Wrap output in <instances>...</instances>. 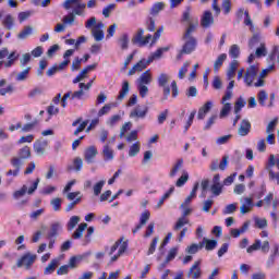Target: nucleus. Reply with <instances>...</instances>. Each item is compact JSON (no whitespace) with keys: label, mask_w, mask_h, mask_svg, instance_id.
Segmentation results:
<instances>
[{"label":"nucleus","mask_w":279,"mask_h":279,"mask_svg":"<svg viewBox=\"0 0 279 279\" xmlns=\"http://www.w3.org/2000/svg\"><path fill=\"white\" fill-rule=\"evenodd\" d=\"M95 156H97V147L90 146L85 149L84 158H85L86 162H88V165H90L93 162V160H95Z\"/></svg>","instance_id":"23"},{"label":"nucleus","mask_w":279,"mask_h":279,"mask_svg":"<svg viewBox=\"0 0 279 279\" xmlns=\"http://www.w3.org/2000/svg\"><path fill=\"white\" fill-rule=\"evenodd\" d=\"M178 252H179L178 247L170 248L166 257V263H171V260L175 259V257L178 256Z\"/></svg>","instance_id":"58"},{"label":"nucleus","mask_w":279,"mask_h":279,"mask_svg":"<svg viewBox=\"0 0 279 279\" xmlns=\"http://www.w3.org/2000/svg\"><path fill=\"white\" fill-rule=\"evenodd\" d=\"M130 93V82L123 81L122 82V87L120 89V93L118 95L119 101H123L125 99V96Z\"/></svg>","instance_id":"29"},{"label":"nucleus","mask_w":279,"mask_h":279,"mask_svg":"<svg viewBox=\"0 0 279 279\" xmlns=\"http://www.w3.org/2000/svg\"><path fill=\"white\" fill-rule=\"evenodd\" d=\"M86 89L84 88H80V90H76V92H71V99H84L85 95H86V92H84Z\"/></svg>","instance_id":"62"},{"label":"nucleus","mask_w":279,"mask_h":279,"mask_svg":"<svg viewBox=\"0 0 279 279\" xmlns=\"http://www.w3.org/2000/svg\"><path fill=\"white\" fill-rule=\"evenodd\" d=\"M241 202V207H240V213L241 215H247V213H252V208H254V199L251 197H243L240 199Z\"/></svg>","instance_id":"12"},{"label":"nucleus","mask_w":279,"mask_h":279,"mask_svg":"<svg viewBox=\"0 0 279 279\" xmlns=\"http://www.w3.org/2000/svg\"><path fill=\"white\" fill-rule=\"evenodd\" d=\"M86 29H92V36L96 40V43H101L105 38L102 22H97V17L92 16L85 22Z\"/></svg>","instance_id":"1"},{"label":"nucleus","mask_w":279,"mask_h":279,"mask_svg":"<svg viewBox=\"0 0 279 279\" xmlns=\"http://www.w3.org/2000/svg\"><path fill=\"white\" fill-rule=\"evenodd\" d=\"M184 167V159H178L171 167L169 171V178L173 180V178H178V173L182 171V168Z\"/></svg>","instance_id":"17"},{"label":"nucleus","mask_w":279,"mask_h":279,"mask_svg":"<svg viewBox=\"0 0 279 279\" xmlns=\"http://www.w3.org/2000/svg\"><path fill=\"white\" fill-rule=\"evenodd\" d=\"M222 105L223 106L220 110L219 118L220 119H226V117H228V114H230V110H232V105L230 102H225Z\"/></svg>","instance_id":"47"},{"label":"nucleus","mask_w":279,"mask_h":279,"mask_svg":"<svg viewBox=\"0 0 279 279\" xmlns=\"http://www.w3.org/2000/svg\"><path fill=\"white\" fill-rule=\"evenodd\" d=\"M215 23V17L210 11H205L201 17L202 27L208 28Z\"/></svg>","instance_id":"19"},{"label":"nucleus","mask_w":279,"mask_h":279,"mask_svg":"<svg viewBox=\"0 0 279 279\" xmlns=\"http://www.w3.org/2000/svg\"><path fill=\"white\" fill-rule=\"evenodd\" d=\"M231 140H232V134L220 136L216 140V144L228 145V143H230Z\"/></svg>","instance_id":"64"},{"label":"nucleus","mask_w":279,"mask_h":279,"mask_svg":"<svg viewBox=\"0 0 279 279\" xmlns=\"http://www.w3.org/2000/svg\"><path fill=\"white\" fill-rule=\"evenodd\" d=\"M214 102L211 100L206 101L199 109L197 113V119L199 121H204L206 119V114L213 110Z\"/></svg>","instance_id":"16"},{"label":"nucleus","mask_w":279,"mask_h":279,"mask_svg":"<svg viewBox=\"0 0 279 279\" xmlns=\"http://www.w3.org/2000/svg\"><path fill=\"white\" fill-rule=\"evenodd\" d=\"M63 8L65 10H71V8H73V12L77 16H83L84 10H86V5L84 3H80L77 0H65Z\"/></svg>","instance_id":"5"},{"label":"nucleus","mask_w":279,"mask_h":279,"mask_svg":"<svg viewBox=\"0 0 279 279\" xmlns=\"http://www.w3.org/2000/svg\"><path fill=\"white\" fill-rule=\"evenodd\" d=\"M140 151H141V142H135L130 146L129 156L131 158H134V156H137Z\"/></svg>","instance_id":"44"},{"label":"nucleus","mask_w":279,"mask_h":279,"mask_svg":"<svg viewBox=\"0 0 279 279\" xmlns=\"http://www.w3.org/2000/svg\"><path fill=\"white\" fill-rule=\"evenodd\" d=\"M32 26H26L24 27V29L17 35V38H20V40H25V38H27V36H32Z\"/></svg>","instance_id":"59"},{"label":"nucleus","mask_w":279,"mask_h":279,"mask_svg":"<svg viewBox=\"0 0 279 279\" xmlns=\"http://www.w3.org/2000/svg\"><path fill=\"white\" fill-rule=\"evenodd\" d=\"M268 178H269L270 182H274L275 184H278V186H279V171L276 172V171H274V169H269Z\"/></svg>","instance_id":"56"},{"label":"nucleus","mask_w":279,"mask_h":279,"mask_svg":"<svg viewBox=\"0 0 279 279\" xmlns=\"http://www.w3.org/2000/svg\"><path fill=\"white\" fill-rule=\"evenodd\" d=\"M187 25L189 26L185 31V34H184L183 38H193V36H191V34L193 32H195V29L197 28V25H198L197 19L195 20V22L187 23Z\"/></svg>","instance_id":"39"},{"label":"nucleus","mask_w":279,"mask_h":279,"mask_svg":"<svg viewBox=\"0 0 279 279\" xmlns=\"http://www.w3.org/2000/svg\"><path fill=\"white\" fill-rule=\"evenodd\" d=\"M145 34V31L143 28H140L134 36V43H137L140 47H145V45H149V40H151V35H147L146 37H143Z\"/></svg>","instance_id":"14"},{"label":"nucleus","mask_w":279,"mask_h":279,"mask_svg":"<svg viewBox=\"0 0 279 279\" xmlns=\"http://www.w3.org/2000/svg\"><path fill=\"white\" fill-rule=\"evenodd\" d=\"M147 112H149V108L147 106L137 105L130 113L131 119H145L147 117Z\"/></svg>","instance_id":"10"},{"label":"nucleus","mask_w":279,"mask_h":279,"mask_svg":"<svg viewBox=\"0 0 279 279\" xmlns=\"http://www.w3.org/2000/svg\"><path fill=\"white\" fill-rule=\"evenodd\" d=\"M59 266H60V259L59 258L52 259L48 264V266L45 268L44 276H51V274H53V271H56V269H58Z\"/></svg>","instance_id":"24"},{"label":"nucleus","mask_w":279,"mask_h":279,"mask_svg":"<svg viewBox=\"0 0 279 279\" xmlns=\"http://www.w3.org/2000/svg\"><path fill=\"white\" fill-rule=\"evenodd\" d=\"M80 221H81L80 216H72L66 223V228H68L69 232H71V230H75V226H77V223H80Z\"/></svg>","instance_id":"46"},{"label":"nucleus","mask_w":279,"mask_h":279,"mask_svg":"<svg viewBox=\"0 0 279 279\" xmlns=\"http://www.w3.org/2000/svg\"><path fill=\"white\" fill-rule=\"evenodd\" d=\"M151 64L150 59H141L133 68L129 71V75H135V73H141Z\"/></svg>","instance_id":"8"},{"label":"nucleus","mask_w":279,"mask_h":279,"mask_svg":"<svg viewBox=\"0 0 279 279\" xmlns=\"http://www.w3.org/2000/svg\"><path fill=\"white\" fill-rule=\"evenodd\" d=\"M167 51H169V47L159 48L153 54H150L148 59L150 62H154V60H160L162 58V53H167Z\"/></svg>","instance_id":"32"},{"label":"nucleus","mask_w":279,"mask_h":279,"mask_svg":"<svg viewBox=\"0 0 279 279\" xmlns=\"http://www.w3.org/2000/svg\"><path fill=\"white\" fill-rule=\"evenodd\" d=\"M187 25L189 26L185 31V34H184L183 38H193V36H191V34L193 32H195V29L197 28V25H198L197 19L195 20V22L187 23Z\"/></svg>","instance_id":"40"},{"label":"nucleus","mask_w":279,"mask_h":279,"mask_svg":"<svg viewBox=\"0 0 279 279\" xmlns=\"http://www.w3.org/2000/svg\"><path fill=\"white\" fill-rule=\"evenodd\" d=\"M128 252V241H124L123 238L114 242V244L107 248V254L110 256V263H117L121 255Z\"/></svg>","instance_id":"2"},{"label":"nucleus","mask_w":279,"mask_h":279,"mask_svg":"<svg viewBox=\"0 0 279 279\" xmlns=\"http://www.w3.org/2000/svg\"><path fill=\"white\" fill-rule=\"evenodd\" d=\"M245 99L243 97L238 98L234 105V114H239L243 108H245Z\"/></svg>","instance_id":"50"},{"label":"nucleus","mask_w":279,"mask_h":279,"mask_svg":"<svg viewBox=\"0 0 279 279\" xmlns=\"http://www.w3.org/2000/svg\"><path fill=\"white\" fill-rule=\"evenodd\" d=\"M47 141H36L33 145V149L37 156H43L45 154V150L47 149Z\"/></svg>","instance_id":"22"},{"label":"nucleus","mask_w":279,"mask_h":279,"mask_svg":"<svg viewBox=\"0 0 279 279\" xmlns=\"http://www.w3.org/2000/svg\"><path fill=\"white\" fill-rule=\"evenodd\" d=\"M191 68V61H185L183 65L179 69L178 77L179 80H184Z\"/></svg>","instance_id":"36"},{"label":"nucleus","mask_w":279,"mask_h":279,"mask_svg":"<svg viewBox=\"0 0 279 279\" xmlns=\"http://www.w3.org/2000/svg\"><path fill=\"white\" fill-rule=\"evenodd\" d=\"M73 53H75L74 49H69L64 52V54H63L64 60L57 65L58 71H64V69L66 66H69V64L71 62V60L69 58H71V56H73Z\"/></svg>","instance_id":"20"},{"label":"nucleus","mask_w":279,"mask_h":279,"mask_svg":"<svg viewBox=\"0 0 279 279\" xmlns=\"http://www.w3.org/2000/svg\"><path fill=\"white\" fill-rule=\"evenodd\" d=\"M86 228H88V225L86 222H82L81 225H78V227L76 228V230L72 234V239L77 240L81 236H83L84 231L86 230Z\"/></svg>","instance_id":"35"},{"label":"nucleus","mask_w":279,"mask_h":279,"mask_svg":"<svg viewBox=\"0 0 279 279\" xmlns=\"http://www.w3.org/2000/svg\"><path fill=\"white\" fill-rule=\"evenodd\" d=\"M175 191L174 186H171L162 196L161 198L158 201L157 205L155 206L156 210H158L159 208H162V204H165V202H167V199H169V197H171V195H173V192Z\"/></svg>","instance_id":"26"},{"label":"nucleus","mask_w":279,"mask_h":279,"mask_svg":"<svg viewBox=\"0 0 279 279\" xmlns=\"http://www.w3.org/2000/svg\"><path fill=\"white\" fill-rule=\"evenodd\" d=\"M260 73V65L259 64H253L250 65L246 71L244 72V84L245 86H254V80L258 77V74Z\"/></svg>","instance_id":"3"},{"label":"nucleus","mask_w":279,"mask_h":279,"mask_svg":"<svg viewBox=\"0 0 279 279\" xmlns=\"http://www.w3.org/2000/svg\"><path fill=\"white\" fill-rule=\"evenodd\" d=\"M50 205L52 206L56 213L60 211L62 208V198L56 197L50 201Z\"/></svg>","instance_id":"53"},{"label":"nucleus","mask_w":279,"mask_h":279,"mask_svg":"<svg viewBox=\"0 0 279 279\" xmlns=\"http://www.w3.org/2000/svg\"><path fill=\"white\" fill-rule=\"evenodd\" d=\"M170 80L171 75H169L168 73H161L157 78V84L159 88H162L163 101H167V99H169V95H171V87L168 85Z\"/></svg>","instance_id":"4"},{"label":"nucleus","mask_w":279,"mask_h":279,"mask_svg":"<svg viewBox=\"0 0 279 279\" xmlns=\"http://www.w3.org/2000/svg\"><path fill=\"white\" fill-rule=\"evenodd\" d=\"M239 61H236V59H234L230 64H229V69L227 71V77L228 80H232V77H234L236 75V69H239Z\"/></svg>","instance_id":"27"},{"label":"nucleus","mask_w":279,"mask_h":279,"mask_svg":"<svg viewBox=\"0 0 279 279\" xmlns=\"http://www.w3.org/2000/svg\"><path fill=\"white\" fill-rule=\"evenodd\" d=\"M29 71H32V68H27L24 71L20 72L16 75V81L17 82H25L29 77Z\"/></svg>","instance_id":"55"},{"label":"nucleus","mask_w":279,"mask_h":279,"mask_svg":"<svg viewBox=\"0 0 279 279\" xmlns=\"http://www.w3.org/2000/svg\"><path fill=\"white\" fill-rule=\"evenodd\" d=\"M136 86H137L140 97H142V99H145V97L149 95V87H147V85H140V84H136Z\"/></svg>","instance_id":"54"},{"label":"nucleus","mask_w":279,"mask_h":279,"mask_svg":"<svg viewBox=\"0 0 279 279\" xmlns=\"http://www.w3.org/2000/svg\"><path fill=\"white\" fill-rule=\"evenodd\" d=\"M260 250V240H255V242L246 248L247 254H254Z\"/></svg>","instance_id":"60"},{"label":"nucleus","mask_w":279,"mask_h":279,"mask_svg":"<svg viewBox=\"0 0 279 279\" xmlns=\"http://www.w3.org/2000/svg\"><path fill=\"white\" fill-rule=\"evenodd\" d=\"M187 278H191V279L202 278V260L198 259L194 262V264L191 266L187 272Z\"/></svg>","instance_id":"9"},{"label":"nucleus","mask_w":279,"mask_h":279,"mask_svg":"<svg viewBox=\"0 0 279 279\" xmlns=\"http://www.w3.org/2000/svg\"><path fill=\"white\" fill-rule=\"evenodd\" d=\"M268 95L267 92H265V89H262L258 92L257 94V101L260 106H265V102L267 101Z\"/></svg>","instance_id":"57"},{"label":"nucleus","mask_w":279,"mask_h":279,"mask_svg":"<svg viewBox=\"0 0 279 279\" xmlns=\"http://www.w3.org/2000/svg\"><path fill=\"white\" fill-rule=\"evenodd\" d=\"M185 40V44L183 45L182 48V53H193V51L196 49L197 47V39H195V37H183Z\"/></svg>","instance_id":"11"},{"label":"nucleus","mask_w":279,"mask_h":279,"mask_svg":"<svg viewBox=\"0 0 279 279\" xmlns=\"http://www.w3.org/2000/svg\"><path fill=\"white\" fill-rule=\"evenodd\" d=\"M104 186H106V180H100L93 185V193L95 197H99L101 195Z\"/></svg>","instance_id":"30"},{"label":"nucleus","mask_w":279,"mask_h":279,"mask_svg":"<svg viewBox=\"0 0 279 279\" xmlns=\"http://www.w3.org/2000/svg\"><path fill=\"white\" fill-rule=\"evenodd\" d=\"M184 226H189V218L181 216L175 222L173 229L180 230L181 228H184Z\"/></svg>","instance_id":"52"},{"label":"nucleus","mask_w":279,"mask_h":279,"mask_svg":"<svg viewBox=\"0 0 279 279\" xmlns=\"http://www.w3.org/2000/svg\"><path fill=\"white\" fill-rule=\"evenodd\" d=\"M151 82H154V74H151V70H146L136 80V84L145 85V86H149Z\"/></svg>","instance_id":"15"},{"label":"nucleus","mask_w":279,"mask_h":279,"mask_svg":"<svg viewBox=\"0 0 279 279\" xmlns=\"http://www.w3.org/2000/svg\"><path fill=\"white\" fill-rule=\"evenodd\" d=\"M225 60H228V54L221 53L220 56H218V58L216 59V61L214 63V71L216 73H217V71H219V69H221V66H223Z\"/></svg>","instance_id":"38"},{"label":"nucleus","mask_w":279,"mask_h":279,"mask_svg":"<svg viewBox=\"0 0 279 279\" xmlns=\"http://www.w3.org/2000/svg\"><path fill=\"white\" fill-rule=\"evenodd\" d=\"M102 158L106 161L114 160V150L110 147V143L102 147Z\"/></svg>","instance_id":"25"},{"label":"nucleus","mask_w":279,"mask_h":279,"mask_svg":"<svg viewBox=\"0 0 279 279\" xmlns=\"http://www.w3.org/2000/svg\"><path fill=\"white\" fill-rule=\"evenodd\" d=\"M82 167H84V161L82 160V158L76 157L73 160V167L69 166L68 169L69 171H80Z\"/></svg>","instance_id":"45"},{"label":"nucleus","mask_w":279,"mask_h":279,"mask_svg":"<svg viewBox=\"0 0 279 279\" xmlns=\"http://www.w3.org/2000/svg\"><path fill=\"white\" fill-rule=\"evenodd\" d=\"M207 250V252H213L215 247H217V241L216 240H208L206 238L203 239V242L201 243V247H204Z\"/></svg>","instance_id":"33"},{"label":"nucleus","mask_w":279,"mask_h":279,"mask_svg":"<svg viewBox=\"0 0 279 279\" xmlns=\"http://www.w3.org/2000/svg\"><path fill=\"white\" fill-rule=\"evenodd\" d=\"M192 9L191 7H186L185 11L182 14V22L183 23H193V16H191Z\"/></svg>","instance_id":"51"},{"label":"nucleus","mask_w":279,"mask_h":279,"mask_svg":"<svg viewBox=\"0 0 279 279\" xmlns=\"http://www.w3.org/2000/svg\"><path fill=\"white\" fill-rule=\"evenodd\" d=\"M2 25L3 27H5L7 29H12L14 27V16H12V14H7L3 19H2Z\"/></svg>","instance_id":"37"},{"label":"nucleus","mask_w":279,"mask_h":279,"mask_svg":"<svg viewBox=\"0 0 279 279\" xmlns=\"http://www.w3.org/2000/svg\"><path fill=\"white\" fill-rule=\"evenodd\" d=\"M17 156L22 159V160H27V158L32 157V150L29 149L28 146H24L22 147L19 151H17Z\"/></svg>","instance_id":"42"},{"label":"nucleus","mask_w":279,"mask_h":279,"mask_svg":"<svg viewBox=\"0 0 279 279\" xmlns=\"http://www.w3.org/2000/svg\"><path fill=\"white\" fill-rule=\"evenodd\" d=\"M165 2H156L153 4V7L150 8V15L151 16H158V14H160V12H162V10H165Z\"/></svg>","instance_id":"31"},{"label":"nucleus","mask_w":279,"mask_h":279,"mask_svg":"<svg viewBox=\"0 0 279 279\" xmlns=\"http://www.w3.org/2000/svg\"><path fill=\"white\" fill-rule=\"evenodd\" d=\"M63 227L60 222H54L50 226V230L48 231V239H53L58 236V234H62Z\"/></svg>","instance_id":"21"},{"label":"nucleus","mask_w":279,"mask_h":279,"mask_svg":"<svg viewBox=\"0 0 279 279\" xmlns=\"http://www.w3.org/2000/svg\"><path fill=\"white\" fill-rule=\"evenodd\" d=\"M274 167H277V169L279 170V155H270L268 158V171L269 169H274Z\"/></svg>","instance_id":"41"},{"label":"nucleus","mask_w":279,"mask_h":279,"mask_svg":"<svg viewBox=\"0 0 279 279\" xmlns=\"http://www.w3.org/2000/svg\"><path fill=\"white\" fill-rule=\"evenodd\" d=\"M276 66L274 64L269 65L268 68L262 70V72L258 75L257 82L254 83L255 88H263L265 86V80L264 77H267L268 73H271Z\"/></svg>","instance_id":"13"},{"label":"nucleus","mask_w":279,"mask_h":279,"mask_svg":"<svg viewBox=\"0 0 279 279\" xmlns=\"http://www.w3.org/2000/svg\"><path fill=\"white\" fill-rule=\"evenodd\" d=\"M34 263H36V255L26 253L17 260V267H25V269H29Z\"/></svg>","instance_id":"7"},{"label":"nucleus","mask_w":279,"mask_h":279,"mask_svg":"<svg viewBox=\"0 0 279 279\" xmlns=\"http://www.w3.org/2000/svg\"><path fill=\"white\" fill-rule=\"evenodd\" d=\"M118 45L121 49L126 50L130 47V35L123 33L118 39Z\"/></svg>","instance_id":"28"},{"label":"nucleus","mask_w":279,"mask_h":279,"mask_svg":"<svg viewBox=\"0 0 279 279\" xmlns=\"http://www.w3.org/2000/svg\"><path fill=\"white\" fill-rule=\"evenodd\" d=\"M256 58H265L267 56V46L265 43H262L258 48L255 50Z\"/></svg>","instance_id":"49"},{"label":"nucleus","mask_w":279,"mask_h":279,"mask_svg":"<svg viewBox=\"0 0 279 279\" xmlns=\"http://www.w3.org/2000/svg\"><path fill=\"white\" fill-rule=\"evenodd\" d=\"M81 263L82 256H72L68 262V267H70V269H77Z\"/></svg>","instance_id":"43"},{"label":"nucleus","mask_w":279,"mask_h":279,"mask_svg":"<svg viewBox=\"0 0 279 279\" xmlns=\"http://www.w3.org/2000/svg\"><path fill=\"white\" fill-rule=\"evenodd\" d=\"M254 221H255V228H259V230L265 229V227L267 226V219L265 218L255 217Z\"/></svg>","instance_id":"63"},{"label":"nucleus","mask_w":279,"mask_h":279,"mask_svg":"<svg viewBox=\"0 0 279 279\" xmlns=\"http://www.w3.org/2000/svg\"><path fill=\"white\" fill-rule=\"evenodd\" d=\"M38 184H40V179H36L29 190H27V185H23L20 190L15 191L13 194L14 199H21L25 193L28 195H33V193L38 189Z\"/></svg>","instance_id":"6"},{"label":"nucleus","mask_w":279,"mask_h":279,"mask_svg":"<svg viewBox=\"0 0 279 279\" xmlns=\"http://www.w3.org/2000/svg\"><path fill=\"white\" fill-rule=\"evenodd\" d=\"M229 56L230 58H232L233 60H236V58H239V56H241V48L239 47V45H232L229 49Z\"/></svg>","instance_id":"48"},{"label":"nucleus","mask_w":279,"mask_h":279,"mask_svg":"<svg viewBox=\"0 0 279 279\" xmlns=\"http://www.w3.org/2000/svg\"><path fill=\"white\" fill-rule=\"evenodd\" d=\"M252 131V123H250V120L244 119L241 121L238 134L239 136H247L250 132Z\"/></svg>","instance_id":"18"},{"label":"nucleus","mask_w":279,"mask_h":279,"mask_svg":"<svg viewBox=\"0 0 279 279\" xmlns=\"http://www.w3.org/2000/svg\"><path fill=\"white\" fill-rule=\"evenodd\" d=\"M186 182H189V171L182 170L181 177L175 182V186L182 189Z\"/></svg>","instance_id":"34"},{"label":"nucleus","mask_w":279,"mask_h":279,"mask_svg":"<svg viewBox=\"0 0 279 279\" xmlns=\"http://www.w3.org/2000/svg\"><path fill=\"white\" fill-rule=\"evenodd\" d=\"M119 121H121V116H119V114L111 116L107 120V125H109V128H114V125H117V123H119Z\"/></svg>","instance_id":"61"}]
</instances>
